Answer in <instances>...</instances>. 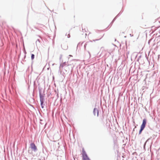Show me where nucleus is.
<instances>
[{"instance_id": "obj_1", "label": "nucleus", "mask_w": 160, "mask_h": 160, "mask_svg": "<svg viewBox=\"0 0 160 160\" xmlns=\"http://www.w3.org/2000/svg\"><path fill=\"white\" fill-rule=\"evenodd\" d=\"M146 124V120L145 119H144L143 120L139 132V134H141L142 131L144 128Z\"/></svg>"}, {"instance_id": "obj_2", "label": "nucleus", "mask_w": 160, "mask_h": 160, "mask_svg": "<svg viewBox=\"0 0 160 160\" xmlns=\"http://www.w3.org/2000/svg\"><path fill=\"white\" fill-rule=\"evenodd\" d=\"M82 156L83 160H90V159L87 156L84 149H83L82 150Z\"/></svg>"}, {"instance_id": "obj_3", "label": "nucleus", "mask_w": 160, "mask_h": 160, "mask_svg": "<svg viewBox=\"0 0 160 160\" xmlns=\"http://www.w3.org/2000/svg\"><path fill=\"white\" fill-rule=\"evenodd\" d=\"M30 146L31 148L34 150V151H36L37 149V147L35 145V144L34 143H32L30 144Z\"/></svg>"}, {"instance_id": "obj_4", "label": "nucleus", "mask_w": 160, "mask_h": 160, "mask_svg": "<svg viewBox=\"0 0 160 160\" xmlns=\"http://www.w3.org/2000/svg\"><path fill=\"white\" fill-rule=\"evenodd\" d=\"M93 113L95 115H97V116L98 115L99 111L96 108H94L93 110Z\"/></svg>"}, {"instance_id": "obj_5", "label": "nucleus", "mask_w": 160, "mask_h": 160, "mask_svg": "<svg viewBox=\"0 0 160 160\" xmlns=\"http://www.w3.org/2000/svg\"><path fill=\"white\" fill-rule=\"evenodd\" d=\"M66 65V62H63L60 64V67L63 68L64 66Z\"/></svg>"}, {"instance_id": "obj_6", "label": "nucleus", "mask_w": 160, "mask_h": 160, "mask_svg": "<svg viewBox=\"0 0 160 160\" xmlns=\"http://www.w3.org/2000/svg\"><path fill=\"white\" fill-rule=\"evenodd\" d=\"M40 101H41V105H42L43 103V99L41 98Z\"/></svg>"}, {"instance_id": "obj_7", "label": "nucleus", "mask_w": 160, "mask_h": 160, "mask_svg": "<svg viewBox=\"0 0 160 160\" xmlns=\"http://www.w3.org/2000/svg\"><path fill=\"white\" fill-rule=\"evenodd\" d=\"M34 58V55L33 54H32L31 55V59L32 60H33Z\"/></svg>"}, {"instance_id": "obj_8", "label": "nucleus", "mask_w": 160, "mask_h": 160, "mask_svg": "<svg viewBox=\"0 0 160 160\" xmlns=\"http://www.w3.org/2000/svg\"><path fill=\"white\" fill-rule=\"evenodd\" d=\"M157 20L158 21V22L160 23V17L158 18L157 19Z\"/></svg>"}, {"instance_id": "obj_9", "label": "nucleus", "mask_w": 160, "mask_h": 160, "mask_svg": "<svg viewBox=\"0 0 160 160\" xmlns=\"http://www.w3.org/2000/svg\"><path fill=\"white\" fill-rule=\"evenodd\" d=\"M38 41V42H39V40H38H38H37V41H36V43H37V42Z\"/></svg>"}]
</instances>
